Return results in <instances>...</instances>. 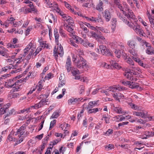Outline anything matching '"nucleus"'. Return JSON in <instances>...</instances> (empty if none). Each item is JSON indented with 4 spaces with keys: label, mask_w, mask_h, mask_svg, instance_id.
I'll list each match as a JSON object with an SVG mask.
<instances>
[{
    "label": "nucleus",
    "mask_w": 154,
    "mask_h": 154,
    "mask_svg": "<svg viewBox=\"0 0 154 154\" xmlns=\"http://www.w3.org/2000/svg\"><path fill=\"white\" fill-rule=\"evenodd\" d=\"M79 93L81 94L84 92V87L83 85H81L79 88Z\"/></svg>",
    "instance_id": "obj_62"
},
{
    "label": "nucleus",
    "mask_w": 154,
    "mask_h": 154,
    "mask_svg": "<svg viewBox=\"0 0 154 154\" xmlns=\"http://www.w3.org/2000/svg\"><path fill=\"white\" fill-rule=\"evenodd\" d=\"M87 109L88 113V114H91L92 113H95L97 112L99 110H101V109L100 108L98 109L97 108H95L93 109Z\"/></svg>",
    "instance_id": "obj_22"
},
{
    "label": "nucleus",
    "mask_w": 154,
    "mask_h": 154,
    "mask_svg": "<svg viewBox=\"0 0 154 154\" xmlns=\"http://www.w3.org/2000/svg\"><path fill=\"white\" fill-rule=\"evenodd\" d=\"M72 70V73L74 75H75L76 74H80V72L79 70L77 69L73 70V69Z\"/></svg>",
    "instance_id": "obj_48"
},
{
    "label": "nucleus",
    "mask_w": 154,
    "mask_h": 154,
    "mask_svg": "<svg viewBox=\"0 0 154 154\" xmlns=\"http://www.w3.org/2000/svg\"><path fill=\"white\" fill-rule=\"evenodd\" d=\"M48 19V21L51 23H52V20H51L50 18H51L54 19V20L55 19V17L54 16V15L53 14H51L50 15V17H49Z\"/></svg>",
    "instance_id": "obj_61"
},
{
    "label": "nucleus",
    "mask_w": 154,
    "mask_h": 154,
    "mask_svg": "<svg viewBox=\"0 0 154 154\" xmlns=\"http://www.w3.org/2000/svg\"><path fill=\"white\" fill-rule=\"evenodd\" d=\"M59 116V114L58 112H54L52 114L51 118L52 119L57 118Z\"/></svg>",
    "instance_id": "obj_51"
},
{
    "label": "nucleus",
    "mask_w": 154,
    "mask_h": 154,
    "mask_svg": "<svg viewBox=\"0 0 154 154\" xmlns=\"http://www.w3.org/2000/svg\"><path fill=\"white\" fill-rule=\"evenodd\" d=\"M63 26H61L60 27L59 32L60 34L63 37H65L66 34L63 32Z\"/></svg>",
    "instance_id": "obj_45"
},
{
    "label": "nucleus",
    "mask_w": 154,
    "mask_h": 154,
    "mask_svg": "<svg viewBox=\"0 0 154 154\" xmlns=\"http://www.w3.org/2000/svg\"><path fill=\"white\" fill-rule=\"evenodd\" d=\"M127 44L130 48L132 49H134L135 48L136 42L133 40H130L128 42Z\"/></svg>",
    "instance_id": "obj_17"
},
{
    "label": "nucleus",
    "mask_w": 154,
    "mask_h": 154,
    "mask_svg": "<svg viewBox=\"0 0 154 154\" xmlns=\"http://www.w3.org/2000/svg\"><path fill=\"white\" fill-rule=\"evenodd\" d=\"M83 45L85 46H86L87 45H88L89 47H93L94 45V44L92 43H90L88 41H87L86 42L85 44L84 43V44H83Z\"/></svg>",
    "instance_id": "obj_58"
},
{
    "label": "nucleus",
    "mask_w": 154,
    "mask_h": 154,
    "mask_svg": "<svg viewBox=\"0 0 154 154\" xmlns=\"http://www.w3.org/2000/svg\"><path fill=\"white\" fill-rule=\"evenodd\" d=\"M113 132V130L112 129H109L105 133V134L106 135L109 136Z\"/></svg>",
    "instance_id": "obj_46"
},
{
    "label": "nucleus",
    "mask_w": 154,
    "mask_h": 154,
    "mask_svg": "<svg viewBox=\"0 0 154 154\" xmlns=\"http://www.w3.org/2000/svg\"><path fill=\"white\" fill-rule=\"evenodd\" d=\"M7 46L8 48H13L18 47V45H17L15 44H14L11 41L10 43L7 44Z\"/></svg>",
    "instance_id": "obj_34"
},
{
    "label": "nucleus",
    "mask_w": 154,
    "mask_h": 154,
    "mask_svg": "<svg viewBox=\"0 0 154 154\" xmlns=\"http://www.w3.org/2000/svg\"><path fill=\"white\" fill-rule=\"evenodd\" d=\"M15 112V109H11L9 111L8 114V113L6 115V116H5L4 117V119H5L7 117H8V116H9L10 115L13 114Z\"/></svg>",
    "instance_id": "obj_43"
},
{
    "label": "nucleus",
    "mask_w": 154,
    "mask_h": 154,
    "mask_svg": "<svg viewBox=\"0 0 154 154\" xmlns=\"http://www.w3.org/2000/svg\"><path fill=\"white\" fill-rule=\"evenodd\" d=\"M146 53L149 55H152L154 54V49L151 46L150 47L147 48L146 50Z\"/></svg>",
    "instance_id": "obj_20"
},
{
    "label": "nucleus",
    "mask_w": 154,
    "mask_h": 154,
    "mask_svg": "<svg viewBox=\"0 0 154 154\" xmlns=\"http://www.w3.org/2000/svg\"><path fill=\"white\" fill-rule=\"evenodd\" d=\"M45 3L47 5L48 7L51 8L53 7V4L51 3L49 0H44Z\"/></svg>",
    "instance_id": "obj_42"
},
{
    "label": "nucleus",
    "mask_w": 154,
    "mask_h": 154,
    "mask_svg": "<svg viewBox=\"0 0 154 154\" xmlns=\"http://www.w3.org/2000/svg\"><path fill=\"white\" fill-rule=\"evenodd\" d=\"M63 26L64 27V29L70 33V35L71 36L74 35L75 33L73 30V29L72 28L73 26L71 27L69 25H67L66 24H64Z\"/></svg>",
    "instance_id": "obj_11"
},
{
    "label": "nucleus",
    "mask_w": 154,
    "mask_h": 154,
    "mask_svg": "<svg viewBox=\"0 0 154 154\" xmlns=\"http://www.w3.org/2000/svg\"><path fill=\"white\" fill-rule=\"evenodd\" d=\"M114 53L116 57L118 58H120L121 57V54L120 51L116 49L115 50Z\"/></svg>",
    "instance_id": "obj_47"
},
{
    "label": "nucleus",
    "mask_w": 154,
    "mask_h": 154,
    "mask_svg": "<svg viewBox=\"0 0 154 154\" xmlns=\"http://www.w3.org/2000/svg\"><path fill=\"white\" fill-rule=\"evenodd\" d=\"M129 51L131 54L134 56H137V53L133 49H132L129 50Z\"/></svg>",
    "instance_id": "obj_54"
},
{
    "label": "nucleus",
    "mask_w": 154,
    "mask_h": 154,
    "mask_svg": "<svg viewBox=\"0 0 154 154\" xmlns=\"http://www.w3.org/2000/svg\"><path fill=\"white\" fill-rule=\"evenodd\" d=\"M56 120H54L53 121H51L50 125V126L49 128L50 129H51L53 128L54 125L56 124Z\"/></svg>",
    "instance_id": "obj_53"
},
{
    "label": "nucleus",
    "mask_w": 154,
    "mask_h": 154,
    "mask_svg": "<svg viewBox=\"0 0 154 154\" xmlns=\"http://www.w3.org/2000/svg\"><path fill=\"white\" fill-rule=\"evenodd\" d=\"M129 26L131 28L133 29L137 33L143 35V31L139 25L136 24L134 26L133 24L130 23V25H129Z\"/></svg>",
    "instance_id": "obj_7"
},
{
    "label": "nucleus",
    "mask_w": 154,
    "mask_h": 154,
    "mask_svg": "<svg viewBox=\"0 0 154 154\" xmlns=\"http://www.w3.org/2000/svg\"><path fill=\"white\" fill-rule=\"evenodd\" d=\"M59 80L58 87H60L65 85V79L63 78L62 76H61L59 78Z\"/></svg>",
    "instance_id": "obj_21"
},
{
    "label": "nucleus",
    "mask_w": 154,
    "mask_h": 154,
    "mask_svg": "<svg viewBox=\"0 0 154 154\" xmlns=\"http://www.w3.org/2000/svg\"><path fill=\"white\" fill-rule=\"evenodd\" d=\"M111 65L115 68L117 69H119L121 68V66L119 65L118 63H116L114 61H112V62L111 63Z\"/></svg>",
    "instance_id": "obj_33"
},
{
    "label": "nucleus",
    "mask_w": 154,
    "mask_h": 154,
    "mask_svg": "<svg viewBox=\"0 0 154 154\" xmlns=\"http://www.w3.org/2000/svg\"><path fill=\"white\" fill-rule=\"evenodd\" d=\"M118 93H115L112 94L113 97L115 98V99L116 100H119V98H118Z\"/></svg>",
    "instance_id": "obj_60"
},
{
    "label": "nucleus",
    "mask_w": 154,
    "mask_h": 154,
    "mask_svg": "<svg viewBox=\"0 0 154 154\" xmlns=\"http://www.w3.org/2000/svg\"><path fill=\"white\" fill-rule=\"evenodd\" d=\"M72 60L74 65L78 68H84L88 67L86 60L81 56L77 57L73 55Z\"/></svg>",
    "instance_id": "obj_2"
},
{
    "label": "nucleus",
    "mask_w": 154,
    "mask_h": 154,
    "mask_svg": "<svg viewBox=\"0 0 154 154\" xmlns=\"http://www.w3.org/2000/svg\"><path fill=\"white\" fill-rule=\"evenodd\" d=\"M129 85V88L132 89L137 88L139 86L137 83L133 82H131L130 85Z\"/></svg>",
    "instance_id": "obj_28"
},
{
    "label": "nucleus",
    "mask_w": 154,
    "mask_h": 154,
    "mask_svg": "<svg viewBox=\"0 0 154 154\" xmlns=\"http://www.w3.org/2000/svg\"><path fill=\"white\" fill-rule=\"evenodd\" d=\"M124 5V9H125L126 11H128V13H127L125 11H123V14L129 20L132 19L135 20L136 17L134 15L132 11L130 9L128 5L125 4Z\"/></svg>",
    "instance_id": "obj_4"
},
{
    "label": "nucleus",
    "mask_w": 154,
    "mask_h": 154,
    "mask_svg": "<svg viewBox=\"0 0 154 154\" xmlns=\"http://www.w3.org/2000/svg\"><path fill=\"white\" fill-rule=\"evenodd\" d=\"M67 21L68 22L69 25H71L72 26H73V24L74 23V21L71 17L70 18H69Z\"/></svg>",
    "instance_id": "obj_57"
},
{
    "label": "nucleus",
    "mask_w": 154,
    "mask_h": 154,
    "mask_svg": "<svg viewBox=\"0 0 154 154\" xmlns=\"http://www.w3.org/2000/svg\"><path fill=\"white\" fill-rule=\"evenodd\" d=\"M46 41H40L39 42L40 44V46L41 47L44 48H49V47L48 44L46 43Z\"/></svg>",
    "instance_id": "obj_31"
},
{
    "label": "nucleus",
    "mask_w": 154,
    "mask_h": 154,
    "mask_svg": "<svg viewBox=\"0 0 154 154\" xmlns=\"http://www.w3.org/2000/svg\"><path fill=\"white\" fill-rule=\"evenodd\" d=\"M124 22H125V24H127L129 26V25H130L131 23H130L128 21H127L126 20V19L125 17H122V19H121Z\"/></svg>",
    "instance_id": "obj_63"
},
{
    "label": "nucleus",
    "mask_w": 154,
    "mask_h": 154,
    "mask_svg": "<svg viewBox=\"0 0 154 154\" xmlns=\"http://www.w3.org/2000/svg\"><path fill=\"white\" fill-rule=\"evenodd\" d=\"M108 90L109 91H112L113 92L116 91V90L115 88V85L109 87L108 88Z\"/></svg>",
    "instance_id": "obj_44"
},
{
    "label": "nucleus",
    "mask_w": 154,
    "mask_h": 154,
    "mask_svg": "<svg viewBox=\"0 0 154 154\" xmlns=\"http://www.w3.org/2000/svg\"><path fill=\"white\" fill-rule=\"evenodd\" d=\"M113 106L114 107L113 109L116 113L118 114L124 113V114H125L126 113V112H124L122 108L119 107H115L114 105Z\"/></svg>",
    "instance_id": "obj_16"
},
{
    "label": "nucleus",
    "mask_w": 154,
    "mask_h": 154,
    "mask_svg": "<svg viewBox=\"0 0 154 154\" xmlns=\"http://www.w3.org/2000/svg\"><path fill=\"white\" fill-rule=\"evenodd\" d=\"M117 23V20L116 18H113L111 20V29L113 32L115 30V29L116 27Z\"/></svg>",
    "instance_id": "obj_15"
},
{
    "label": "nucleus",
    "mask_w": 154,
    "mask_h": 154,
    "mask_svg": "<svg viewBox=\"0 0 154 154\" xmlns=\"http://www.w3.org/2000/svg\"><path fill=\"white\" fill-rule=\"evenodd\" d=\"M37 90L38 93H39L41 91L42 89H43V85L42 84V82L41 81L39 82L38 83V85H37L35 87Z\"/></svg>",
    "instance_id": "obj_19"
},
{
    "label": "nucleus",
    "mask_w": 154,
    "mask_h": 154,
    "mask_svg": "<svg viewBox=\"0 0 154 154\" xmlns=\"http://www.w3.org/2000/svg\"><path fill=\"white\" fill-rule=\"evenodd\" d=\"M99 48L101 54L102 55L106 56L112 55L109 50L106 48V46L101 45L99 46Z\"/></svg>",
    "instance_id": "obj_6"
},
{
    "label": "nucleus",
    "mask_w": 154,
    "mask_h": 154,
    "mask_svg": "<svg viewBox=\"0 0 154 154\" xmlns=\"http://www.w3.org/2000/svg\"><path fill=\"white\" fill-rule=\"evenodd\" d=\"M54 35L55 38V41L56 43H58V38L59 37V35L57 32V30L55 29L54 30Z\"/></svg>",
    "instance_id": "obj_29"
},
{
    "label": "nucleus",
    "mask_w": 154,
    "mask_h": 154,
    "mask_svg": "<svg viewBox=\"0 0 154 154\" xmlns=\"http://www.w3.org/2000/svg\"><path fill=\"white\" fill-rule=\"evenodd\" d=\"M129 105L131 108L133 109L137 110H140V107L137 105L134 104L132 103H129Z\"/></svg>",
    "instance_id": "obj_23"
},
{
    "label": "nucleus",
    "mask_w": 154,
    "mask_h": 154,
    "mask_svg": "<svg viewBox=\"0 0 154 154\" xmlns=\"http://www.w3.org/2000/svg\"><path fill=\"white\" fill-rule=\"evenodd\" d=\"M144 45H145L146 46L147 48H149L151 46V45L149 43L146 42L145 40H143L142 41Z\"/></svg>",
    "instance_id": "obj_59"
},
{
    "label": "nucleus",
    "mask_w": 154,
    "mask_h": 154,
    "mask_svg": "<svg viewBox=\"0 0 154 154\" xmlns=\"http://www.w3.org/2000/svg\"><path fill=\"white\" fill-rule=\"evenodd\" d=\"M76 42L77 44L80 43L83 44H84V41L82 38L79 37V38H78V39L76 41Z\"/></svg>",
    "instance_id": "obj_55"
},
{
    "label": "nucleus",
    "mask_w": 154,
    "mask_h": 154,
    "mask_svg": "<svg viewBox=\"0 0 154 154\" xmlns=\"http://www.w3.org/2000/svg\"><path fill=\"white\" fill-rule=\"evenodd\" d=\"M18 137H19V139H18L16 141L15 143L14 144V145L16 146L18 144L22 142L23 140L24 137L23 136H21L18 135Z\"/></svg>",
    "instance_id": "obj_32"
},
{
    "label": "nucleus",
    "mask_w": 154,
    "mask_h": 154,
    "mask_svg": "<svg viewBox=\"0 0 154 154\" xmlns=\"http://www.w3.org/2000/svg\"><path fill=\"white\" fill-rule=\"evenodd\" d=\"M115 118L117 122H119L125 119V118L122 116H116Z\"/></svg>",
    "instance_id": "obj_35"
},
{
    "label": "nucleus",
    "mask_w": 154,
    "mask_h": 154,
    "mask_svg": "<svg viewBox=\"0 0 154 154\" xmlns=\"http://www.w3.org/2000/svg\"><path fill=\"white\" fill-rule=\"evenodd\" d=\"M96 27L97 29L100 30L103 32L106 33H109L110 32V31L109 30L106 29L104 28L103 27H98L97 26Z\"/></svg>",
    "instance_id": "obj_26"
},
{
    "label": "nucleus",
    "mask_w": 154,
    "mask_h": 154,
    "mask_svg": "<svg viewBox=\"0 0 154 154\" xmlns=\"http://www.w3.org/2000/svg\"><path fill=\"white\" fill-rule=\"evenodd\" d=\"M49 95V93H47V94H42L39 96L38 97V99H46V98H47Z\"/></svg>",
    "instance_id": "obj_36"
},
{
    "label": "nucleus",
    "mask_w": 154,
    "mask_h": 154,
    "mask_svg": "<svg viewBox=\"0 0 154 154\" xmlns=\"http://www.w3.org/2000/svg\"><path fill=\"white\" fill-rule=\"evenodd\" d=\"M94 21L95 22H101L102 20L101 18L100 15V14L98 15V17H94Z\"/></svg>",
    "instance_id": "obj_40"
},
{
    "label": "nucleus",
    "mask_w": 154,
    "mask_h": 154,
    "mask_svg": "<svg viewBox=\"0 0 154 154\" xmlns=\"http://www.w3.org/2000/svg\"><path fill=\"white\" fill-rule=\"evenodd\" d=\"M30 108H27L26 109H24L20 110L21 113H23L25 112H30Z\"/></svg>",
    "instance_id": "obj_50"
},
{
    "label": "nucleus",
    "mask_w": 154,
    "mask_h": 154,
    "mask_svg": "<svg viewBox=\"0 0 154 154\" xmlns=\"http://www.w3.org/2000/svg\"><path fill=\"white\" fill-rule=\"evenodd\" d=\"M88 35L90 37H93L96 39L98 38L99 37V36L96 33L93 31H91L89 32Z\"/></svg>",
    "instance_id": "obj_25"
},
{
    "label": "nucleus",
    "mask_w": 154,
    "mask_h": 154,
    "mask_svg": "<svg viewBox=\"0 0 154 154\" xmlns=\"http://www.w3.org/2000/svg\"><path fill=\"white\" fill-rule=\"evenodd\" d=\"M27 125L25 124H23L19 129L14 134V135L20 134V136L23 135L25 134L26 131V127Z\"/></svg>",
    "instance_id": "obj_8"
},
{
    "label": "nucleus",
    "mask_w": 154,
    "mask_h": 154,
    "mask_svg": "<svg viewBox=\"0 0 154 154\" xmlns=\"http://www.w3.org/2000/svg\"><path fill=\"white\" fill-rule=\"evenodd\" d=\"M103 3L100 0L99 2L96 5L95 8L98 11H103Z\"/></svg>",
    "instance_id": "obj_14"
},
{
    "label": "nucleus",
    "mask_w": 154,
    "mask_h": 154,
    "mask_svg": "<svg viewBox=\"0 0 154 154\" xmlns=\"http://www.w3.org/2000/svg\"><path fill=\"white\" fill-rule=\"evenodd\" d=\"M81 100H82V99H81V98L77 99L76 98H72L68 100V103L69 105L74 104L75 103L80 101Z\"/></svg>",
    "instance_id": "obj_13"
},
{
    "label": "nucleus",
    "mask_w": 154,
    "mask_h": 154,
    "mask_svg": "<svg viewBox=\"0 0 154 154\" xmlns=\"http://www.w3.org/2000/svg\"><path fill=\"white\" fill-rule=\"evenodd\" d=\"M69 43L71 45H72L74 47H75L76 48H79V47L72 40H70Z\"/></svg>",
    "instance_id": "obj_56"
},
{
    "label": "nucleus",
    "mask_w": 154,
    "mask_h": 154,
    "mask_svg": "<svg viewBox=\"0 0 154 154\" xmlns=\"http://www.w3.org/2000/svg\"><path fill=\"white\" fill-rule=\"evenodd\" d=\"M110 117L109 116H106V115H104L103 116L102 120H105V123L106 124H109L110 123Z\"/></svg>",
    "instance_id": "obj_27"
},
{
    "label": "nucleus",
    "mask_w": 154,
    "mask_h": 154,
    "mask_svg": "<svg viewBox=\"0 0 154 154\" xmlns=\"http://www.w3.org/2000/svg\"><path fill=\"white\" fill-rule=\"evenodd\" d=\"M53 74L51 73H49L48 74L47 76H45V80H49L51 79L53 77Z\"/></svg>",
    "instance_id": "obj_41"
},
{
    "label": "nucleus",
    "mask_w": 154,
    "mask_h": 154,
    "mask_svg": "<svg viewBox=\"0 0 154 154\" xmlns=\"http://www.w3.org/2000/svg\"><path fill=\"white\" fill-rule=\"evenodd\" d=\"M47 102L46 99H42L38 103L40 108L43 106L45 103Z\"/></svg>",
    "instance_id": "obj_39"
},
{
    "label": "nucleus",
    "mask_w": 154,
    "mask_h": 154,
    "mask_svg": "<svg viewBox=\"0 0 154 154\" xmlns=\"http://www.w3.org/2000/svg\"><path fill=\"white\" fill-rule=\"evenodd\" d=\"M144 134L148 138L150 137H153L154 136V132L149 131H146L145 132Z\"/></svg>",
    "instance_id": "obj_37"
},
{
    "label": "nucleus",
    "mask_w": 154,
    "mask_h": 154,
    "mask_svg": "<svg viewBox=\"0 0 154 154\" xmlns=\"http://www.w3.org/2000/svg\"><path fill=\"white\" fill-rule=\"evenodd\" d=\"M35 48L34 47L33 43L31 42L29 43L24 50V54H25L22 56H23V58L25 57V55H26V54L28 53L29 51V53L28 55H30V56H31L34 51H35Z\"/></svg>",
    "instance_id": "obj_5"
},
{
    "label": "nucleus",
    "mask_w": 154,
    "mask_h": 154,
    "mask_svg": "<svg viewBox=\"0 0 154 154\" xmlns=\"http://www.w3.org/2000/svg\"><path fill=\"white\" fill-rule=\"evenodd\" d=\"M126 62L128 63L129 64L131 65L134 66V62L129 57L127 58V60Z\"/></svg>",
    "instance_id": "obj_49"
},
{
    "label": "nucleus",
    "mask_w": 154,
    "mask_h": 154,
    "mask_svg": "<svg viewBox=\"0 0 154 154\" xmlns=\"http://www.w3.org/2000/svg\"><path fill=\"white\" fill-rule=\"evenodd\" d=\"M115 88L116 90H118L120 91L125 89V88L122 87L121 86L118 85L117 86L115 85Z\"/></svg>",
    "instance_id": "obj_64"
},
{
    "label": "nucleus",
    "mask_w": 154,
    "mask_h": 154,
    "mask_svg": "<svg viewBox=\"0 0 154 154\" xmlns=\"http://www.w3.org/2000/svg\"><path fill=\"white\" fill-rule=\"evenodd\" d=\"M71 61V59L69 56H68L66 60L65 64V67L68 72H69L72 69L73 67L72 66Z\"/></svg>",
    "instance_id": "obj_9"
},
{
    "label": "nucleus",
    "mask_w": 154,
    "mask_h": 154,
    "mask_svg": "<svg viewBox=\"0 0 154 154\" xmlns=\"http://www.w3.org/2000/svg\"><path fill=\"white\" fill-rule=\"evenodd\" d=\"M57 46H55L54 49V55L55 57L56 60L57 59L58 57V55L61 57H62L64 54V52L63 47L59 43H56Z\"/></svg>",
    "instance_id": "obj_3"
},
{
    "label": "nucleus",
    "mask_w": 154,
    "mask_h": 154,
    "mask_svg": "<svg viewBox=\"0 0 154 154\" xmlns=\"http://www.w3.org/2000/svg\"><path fill=\"white\" fill-rule=\"evenodd\" d=\"M21 10L23 11L24 13L25 14H27L29 13H31L30 8L26 9V8L25 7L22 8Z\"/></svg>",
    "instance_id": "obj_38"
},
{
    "label": "nucleus",
    "mask_w": 154,
    "mask_h": 154,
    "mask_svg": "<svg viewBox=\"0 0 154 154\" xmlns=\"http://www.w3.org/2000/svg\"><path fill=\"white\" fill-rule=\"evenodd\" d=\"M103 17L106 22H109L111 18L110 13L108 10H105L103 13Z\"/></svg>",
    "instance_id": "obj_10"
},
{
    "label": "nucleus",
    "mask_w": 154,
    "mask_h": 154,
    "mask_svg": "<svg viewBox=\"0 0 154 154\" xmlns=\"http://www.w3.org/2000/svg\"><path fill=\"white\" fill-rule=\"evenodd\" d=\"M21 95V94L20 93H13L11 95L10 97L11 98H19Z\"/></svg>",
    "instance_id": "obj_30"
},
{
    "label": "nucleus",
    "mask_w": 154,
    "mask_h": 154,
    "mask_svg": "<svg viewBox=\"0 0 154 154\" xmlns=\"http://www.w3.org/2000/svg\"><path fill=\"white\" fill-rule=\"evenodd\" d=\"M11 106V104L10 103H8L6 105H3V104H0V106H3L5 110Z\"/></svg>",
    "instance_id": "obj_52"
},
{
    "label": "nucleus",
    "mask_w": 154,
    "mask_h": 154,
    "mask_svg": "<svg viewBox=\"0 0 154 154\" xmlns=\"http://www.w3.org/2000/svg\"><path fill=\"white\" fill-rule=\"evenodd\" d=\"M83 108L84 109H88L93 108L94 106L92 104V103H91L90 102L88 104V105H87L85 103L82 106Z\"/></svg>",
    "instance_id": "obj_24"
},
{
    "label": "nucleus",
    "mask_w": 154,
    "mask_h": 154,
    "mask_svg": "<svg viewBox=\"0 0 154 154\" xmlns=\"http://www.w3.org/2000/svg\"><path fill=\"white\" fill-rule=\"evenodd\" d=\"M126 72H124V75L128 79L133 81L134 80V77L132 75V73L131 72V69H129L127 70H126Z\"/></svg>",
    "instance_id": "obj_12"
},
{
    "label": "nucleus",
    "mask_w": 154,
    "mask_h": 154,
    "mask_svg": "<svg viewBox=\"0 0 154 154\" xmlns=\"http://www.w3.org/2000/svg\"><path fill=\"white\" fill-rule=\"evenodd\" d=\"M133 113L134 115L140 116L142 118L146 116L144 113L141 112L133 111Z\"/></svg>",
    "instance_id": "obj_18"
},
{
    "label": "nucleus",
    "mask_w": 154,
    "mask_h": 154,
    "mask_svg": "<svg viewBox=\"0 0 154 154\" xmlns=\"http://www.w3.org/2000/svg\"><path fill=\"white\" fill-rule=\"evenodd\" d=\"M28 74V76L25 78H22L18 80H16V78H13L12 79L8 80L5 82V85L7 86L8 88H14V91H19L21 88L22 85L21 83L23 82H26V80L29 77L32 78L33 76L31 75L32 73L30 72Z\"/></svg>",
    "instance_id": "obj_1"
}]
</instances>
